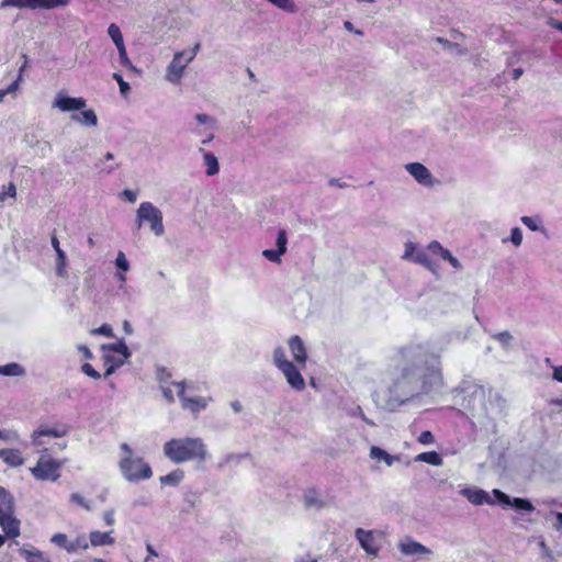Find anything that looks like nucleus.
I'll use <instances>...</instances> for the list:
<instances>
[{
  "label": "nucleus",
  "instance_id": "obj_1",
  "mask_svg": "<svg viewBox=\"0 0 562 562\" xmlns=\"http://www.w3.org/2000/svg\"><path fill=\"white\" fill-rule=\"evenodd\" d=\"M384 384L373 396L391 412L418 396L438 392L443 386L439 356L429 353L420 344L396 349L389 358Z\"/></svg>",
  "mask_w": 562,
  "mask_h": 562
},
{
  "label": "nucleus",
  "instance_id": "obj_2",
  "mask_svg": "<svg viewBox=\"0 0 562 562\" xmlns=\"http://www.w3.org/2000/svg\"><path fill=\"white\" fill-rule=\"evenodd\" d=\"M164 454L173 463L179 464L192 460L205 461L207 450L201 438L183 437L165 442Z\"/></svg>",
  "mask_w": 562,
  "mask_h": 562
},
{
  "label": "nucleus",
  "instance_id": "obj_3",
  "mask_svg": "<svg viewBox=\"0 0 562 562\" xmlns=\"http://www.w3.org/2000/svg\"><path fill=\"white\" fill-rule=\"evenodd\" d=\"M123 456L119 462L123 476L130 482H138L150 479L153 471L142 458L134 457L133 450L127 443L121 445Z\"/></svg>",
  "mask_w": 562,
  "mask_h": 562
},
{
  "label": "nucleus",
  "instance_id": "obj_4",
  "mask_svg": "<svg viewBox=\"0 0 562 562\" xmlns=\"http://www.w3.org/2000/svg\"><path fill=\"white\" fill-rule=\"evenodd\" d=\"M15 502L13 495L0 486V526L5 536L16 538L20 536V520L14 516Z\"/></svg>",
  "mask_w": 562,
  "mask_h": 562
},
{
  "label": "nucleus",
  "instance_id": "obj_5",
  "mask_svg": "<svg viewBox=\"0 0 562 562\" xmlns=\"http://www.w3.org/2000/svg\"><path fill=\"white\" fill-rule=\"evenodd\" d=\"M273 363L282 372L288 384L295 391H302L305 387L304 378L301 374V369L304 367L293 363L288 360L283 347L278 346L273 350Z\"/></svg>",
  "mask_w": 562,
  "mask_h": 562
},
{
  "label": "nucleus",
  "instance_id": "obj_6",
  "mask_svg": "<svg viewBox=\"0 0 562 562\" xmlns=\"http://www.w3.org/2000/svg\"><path fill=\"white\" fill-rule=\"evenodd\" d=\"M143 222H147L155 235L161 236L165 233L162 224V213L151 202H143L136 213L137 228L142 227Z\"/></svg>",
  "mask_w": 562,
  "mask_h": 562
},
{
  "label": "nucleus",
  "instance_id": "obj_7",
  "mask_svg": "<svg viewBox=\"0 0 562 562\" xmlns=\"http://www.w3.org/2000/svg\"><path fill=\"white\" fill-rule=\"evenodd\" d=\"M47 453V449L43 450ZM63 463L48 458L46 454L41 456L35 467L31 468V473L37 480L57 481L60 476L59 470Z\"/></svg>",
  "mask_w": 562,
  "mask_h": 562
},
{
  "label": "nucleus",
  "instance_id": "obj_8",
  "mask_svg": "<svg viewBox=\"0 0 562 562\" xmlns=\"http://www.w3.org/2000/svg\"><path fill=\"white\" fill-rule=\"evenodd\" d=\"M194 52H177L167 67L166 79L173 85L179 83L184 69L194 59Z\"/></svg>",
  "mask_w": 562,
  "mask_h": 562
},
{
  "label": "nucleus",
  "instance_id": "obj_9",
  "mask_svg": "<svg viewBox=\"0 0 562 562\" xmlns=\"http://www.w3.org/2000/svg\"><path fill=\"white\" fill-rule=\"evenodd\" d=\"M69 3V0H2L0 3V9H4L7 7H14L19 9H54L58 7H65Z\"/></svg>",
  "mask_w": 562,
  "mask_h": 562
},
{
  "label": "nucleus",
  "instance_id": "obj_10",
  "mask_svg": "<svg viewBox=\"0 0 562 562\" xmlns=\"http://www.w3.org/2000/svg\"><path fill=\"white\" fill-rule=\"evenodd\" d=\"M68 432L69 427L67 425H58L55 427H49L48 425H41L31 435L32 445L40 447L46 443L42 439V437L48 436L54 438H60L68 435Z\"/></svg>",
  "mask_w": 562,
  "mask_h": 562
},
{
  "label": "nucleus",
  "instance_id": "obj_11",
  "mask_svg": "<svg viewBox=\"0 0 562 562\" xmlns=\"http://www.w3.org/2000/svg\"><path fill=\"white\" fill-rule=\"evenodd\" d=\"M87 101L83 98H72L59 92L53 103L54 108L63 112H74L85 109Z\"/></svg>",
  "mask_w": 562,
  "mask_h": 562
},
{
  "label": "nucleus",
  "instance_id": "obj_12",
  "mask_svg": "<svg viewBox=\"0 0 562 562\" xmlns=\"http://www.w3.org/2000/svg\"><path fill=\"white\" fill-rule=\"evenodd\" d=\"M404 168L419 184L424 187H431L434 184L431 172L423 164L409 162Z\"/></svg>",
  "mask_w": 562,
  "mask_h": 562
},
{
  "label": "nucleus",
  "instance_id": "obj_13",
  "mask_svg": "<svg viewBox=\"0 0 562 562\" xmlns=\"http://www.w3.org/2000/svg\"><path fill=\"white\" fill-rule=\"evenodd\" d=\"M178 387H180L178 392V396L182 403V407L191 411L192 413H199L200 411L206 407V398L204 397H187L184 394V382L175 383Z\"/></svg>",
  "mask_w": 562,
  "mask_h": 562
},
{
  "label": "nucleus",
  "instance_id": "obj_14",
  "mask_svg": "<svg viewBox=\"0 0 562 562\" xmlns=\"http://www.w3.org/2000/svg\"><path fill=\"white\" fill-rule=\"evenodd\" d=\"M493 495L501 504L505 506H513L517 510L532 512L535 509L533 505L528 499L518 497L512 499L499 490H493Z\"/></svg>",
  "mask_w": 562,
  "mask_h": 562
},
{
  "label": "nucleus",
  "instance_id": "obj_15",
  "mask_svg": "<svg viewBox=\"0 0 562 562\" xmlns=\"http://www.w3.org/2000/svg\"><path fill=\"white\" fill-rule=\"evenodd\" d=\"M460 494L467 497V499L473 505L494 504L492 496L481 488L465 487L460 491Z\"/></svg>",
  "mask_w": 562,
  "mask_h": 562
},
{
  "label": "nucleus",
  "instance_id": "obj_16",
  "mask_svg": "<svg viewBox=\"0 0 562 562\" xmlns=\"http://www.w3.org/2000/svg\"><path fill=\"white\" fill-rule=\"evenodd\" d=\"M398 549L405 555H428L431 553L430 549L412 538H405L400 541Z\"/></svg>",
  "mask_w": 562,
  "mask_h": 562
},
{
  "label": "nucleus",
  "instance_id": "obj_17",
  "mask_svg": "<svg viewBox=\"0 0 562 562\" xmlns=\"http://www.w3.org/2000/svg\"><path fill=\"white\" fill-rule=\"evenodd\" d=\"M356 538L367 553L375 554L379 551L373 531L358 528L356 530Z\"/></svg>",
  "mask_w": 562,
  "mask_h": 562
},
{
  "label": "nucleus",
  "instance_id": "obj_18",
  "mask_svg": "<svg viewBox=\"0 0 562 562\" xmlns=\"http://www.w3.org/2000/svg\"><path fill=\"white\" fill-rule=\"evenodd\" d=\"M289 348L294 361L299 366L305 367L307 355L302 339L299 336H292L289 339Z\"/></svg>",
  "mask_w": 562,
  "mask_h": 562
},
{
  "label": "nucleus",
  "instance_id": "obj_19",
  "mask_svg": "<svg viewBox=\"0 0 562 562\" xmlns=\"http://www.w3.org/2000/svg\"><path fill=\"white\" fill-rule=\"evenodd\" d=\"M0 459L10 467H21L24 463L22 453L18 449H0Z\"/></svg>",
  "mask_w": 562,
  "mask_h": 562
},
{
  "label": "nucleus",
  "instance_id": "obj_20",
  "mask_svg": "<svg viewBox=\"0 0 562 562\" xmlns=\"http://www.w3.org/2000/svg\"><path fill=\"white\" fill-rule=\"evenodd\" d=\"M71 120L85 126H95L98 116L92 109L83 110L78 114H72Z\"/></svg>",
  "mask_w": 562,
  "mask_h": 562
},
{
  "label": "nucleus",
  "instance_id": "obj_21",
  "mask_svg": "<svg viewBox=\"0 0 562 562\" xmlns=\"http://www.w3.org/2000/svg\"><path fill=\"white\" fill-rule=\"evenodd\" d=\"M111 532H101V531H91L89 535L90 543L93 547H100V546H111L114 543V538L111 537Z\"/></svg>",
  "mask_w": 562,
  "mask_h": 562
},
{
  "label": "nucleus",
  "instance_id": "obj_22",
  "mask_svg": "<svg viewBox=\"0 0 562 562\" xmlns=\"http://www.w3.org/2000/svg\"><path fill=\"white\" fill-rule=\"evenodd\" d=\"M199 151L203 153L204 165L206 166L205 173L207 176H214L220 171V165L216 156L212 153L204 151L203 148H199Z\"/></svg>",
  "mask_w": 562,
  "mask_h": 562
},
{
  "label": "nucleus",
  "instance_id": "obj_23",
  "mask_svg": "<svg viewBox=\"0 0 562 562\" xmlns=\"http://www.w3.org/2000/svg\"><path fill=\"white\" fill-rule=\"evenodd\" d=\"M370 457L375 460L384 461L387 467H391L395 461H398L397 456H392L376 446H373L370 449Z\"/></svg>",
  "mask_w": 562,
  "mask_h": 562
},
{
  "label": "nucleus",
  "instance_id": "obj_24",
  "mask_svg": "<svg viewBox=\"0 0 562 562\" xmlns=\"http://www.w3.org/2000/svg\"><path fill=\"white\" fill-rule=\"evenodd\" d=\"M20 554L26 559L27 562H50L40 550L21 548Z\"/></svg>",
  "mask_w": 562,
  "mask_h": 562
},
{
  "label": "nucleus",
  "instance_id": "obj_25",
  "mask_svg": "<svg viewBox=\"0 0 562 562\" xmlns=\"http://www.w3.org/2000/svg\"><path fill=\"white\" fill-rule=\"evenodd\" d=\"M0 374L8 376H22L25 374V370L19 363L11 362L4 366H0Z\"/></svg>",
  "mask_w": 562,
  "mask_h": 562
},
{
  "label": "nucleus",
  "instance_id": "obj_26",
  "mask_svg": "<svg viewBox=\"0 0 562 562\" xmlns=\"http://www.w3.org/2000/svg\"><path fill=\"white\" fill-rule=\"evenodd\" d=\"M416 461L426 462L435 467L442 464V458L436 451L422 452L416 457Z\"/></svg>",
  "mask_w": 562,
  "mask_h": 562
},
{
  "label": "nucleus",
  "instance_id": "obj_27",
  "mask_svg": "<svg viewBox=\"0 0 562 562\" xmlns=\"http://www.w3.org/2000/svg\"><path fill=\"white\" fill-rule=\"evenodd\" d=\"M50 541L54 544L65 549L69 553H74L75 552V548L72 547L71 541L68 540V537L65 533H61V532L55 533L50 538Z\"/></svg>",
  "mask_w": 562,
  "mask_h": 562
},
{
  "label": "nucleus",
  "instance_id": "obj_28",
  "mask_svg": "<svg viewBox=\"0 0 562 562\" xmlns=\"http://www.w3.org/2000/svg\"><path fill=\"white\" fill-rule=\"evenodd\" d=\"M413 262L422 265L432 272L436 269L434 261L429 258V256L424 249H419L416 251Z\"/></svg>",
  "mask_w": 562,
  "mask_h": 562
},
{
  "label": "nucleus",
  "instance_id": "obj_29",
  "mask_svg": "<svg viewBox=\"0 0 562 562\" xmlns=\"http://www.w3.org/2000/svg\"><path fill=\"white\" fill-rule=\"evenodd\" d=\"M183 477V472L181 470H175L167 475L160 477V483L162 485L176 486L180 483Z\"/></svg>",
  "mask_w": 562,
  "mask_h": 562
},
{
  "label": "nucleus",
  "instance_id": "obj_30",
  "mask_svg": "<svg viewBox=\"0 0 562 562\" xmlns=\"http://www.w3.org/2000/svg\"><path fill=\"white\" fill-rule=\"evenodd\" d=\"M56 274L58 277H66V265H67V256L63 249H57L56 254Z\"/></svg>",
  "mask_w": 562,
  "mask_h": 562
},
{
  "label": "nucleus",
  "instance_id": "obj_31",
  "mask_svg": "<svg viewBox=\"0 0 562 562\" xmlns=\"http://www.w3.org/2000/svg\"><path fill=\"white\" fill-rule=\"evenodd\" d=\"M108 34L112 38L116 47L124 45L122 32L115 23L109 25Z\"/></svg>",
  "mask_w": 562,
  "mask_h": 562
},
{
  "label": "nucleus",
  "instance_id": "obj_32",
  "mask_svg": "<svg viewBox=\"0 0 562 562\" xmlns=\"http://www.w3.org/2000/svg\"><path fill=\"white\" fill-rule=\"evenodd\" d=\"M520 221L532 232L543 231L541 220L538 216H522Z\"/></svg>",
  "mask_w": 562,
  "mask_h": 562
},
{
  "label": "nucleus",
  "instance_id": "obj_33",
  "mask_svg": "<svg viewBox=\"0 0 562 562\" xmlns=\"http://www.w3.org/2000/svg\"><path fill=\"white\" fill-rule=\"evenodd\" d=\"M104 349H109L113 352L121 353L124 358L131 357V351L124 341H119L116 344H110L108 346H103Z\"/></svg>",
  "mask_w": 562,
  "mask_h": 562
},
{
  "label": "nucleus",
  "instance_id": "obj_34",
  "mask_svg": "<svg viewBox=\"0 0 562 562\" xmlns=\"http://www.w3.org/2000/svg\"><path fill=\"white\" fill-rule=\"evenodd\" d=\"M493 338L495 340H497L502 345V347L506 350L509 349L512 340H513V336L508 331H501V333L494 334Z\"/></svg>",
  "mask_w": 562,
  "mask_h": 562
},
{
  "label": "nucleus",
  "instance_id": "obj_35",
  "mask_svg": "<svg viewBox=\"0 0 562 562\" xmlns=\"http://www.w3.org/2000/svg\"><path fill=\"white\" fill-rule=\"evenodd\" d=\"M117 48V52H119V59H120V63L131 69V70H134L136 71V68L135 66L132 64V61L130 60L128 56H127V53H126V48H125V45H122V46H119L116 47Z\"/></svg>",
  "mask_w": 562,
  "mask_h": 562
},
{
  "label": "nucleus",
  "instance_id": "obj_36",
  "mask_svg": "<svg viewBox=\"0 0 562 562\" xmlns=\"http://www.w3.org/2000/svg\"><path fill=\"white\" fill-rule=\"evenodd\" d=\"M508 240L515 246L519 247L522 244V232L519 227H514L510 231V236ZM507 238L503 239V243H506Z\"/></svg>",
  "mask_w": 562,
  "mask_h": 562
},
{
  "label": "nucleus",
  "instance_id": "obj_37",
  "mask_svg": "<svg viewBox=\"0 0 562 562\" xmlns=\"http://www.w3.org/2000/svg\"><path fill=\"white\" fill-rule=\"evenodd\" d=\"M16 195V188L13 182H10L7 187H2V190L0 191V204H2L7 198H15Z\"/></svg>",
  "mask_w": 562,
  "mask_h": 562
},
{
  "label": "nucleus",
  "instance_id": "obj_38",
  "mask_svg": "<svg viewBox=\"0 0 562 562\" xmlns=\"http://www.w3.org/2000/svg\"><path fill=\"white\" fill-rule=\"evenodd\" d=\"M276 245H277V250H279L281 254H285L286 245H288V236H286V232L284 229H280L278 232Z\"/></svg>",
  "mask_w": 562,
  "mask_h": 562
},
{
  "label": "nucleus",
  "instance_id": "obj_39",
  "mask_svg": "<svg viewBox=\"0 0 562 562\" xmlns=\"http://www.w3.org/2000/svg\"><path fill=\"white\" fill-rule=\"evenodd\" d=\"M417 250H419V249L417 248L416 244H414L413 241H407L405 244V251H404L402 258L404 260L413 261Z\"/></svg>",
  "mask_w": 562,
  "mask_h": 562
},
{
  "label": "nucleus",
  "instance_id": "obj_40",
  "mask_svg": "<svg viewBox=\"0 0 562 562\" xmlns=\"http://www.w3.org/2000/svg\"><path fill=\"white\" fill-rule=\"evenodd\" d=\"M281 254L279 250L274 249H265L262 251V256L271 262L280 263L281 262Z\"/></svg>",
  "mask_w": 562,
  "mask_h": 562
},
{
  "label": "nucleus",
  "instance_id": "obj_41",
  "mask_svg": "<svg viewBox=\"0 0 562 562\" xmlns=\"http://www.w3.org/2000/svg\"><path fill=\"white\" fill-rule=\"evenodd\" d=\"M93 335H103L105 337L112 338L114 336L113 329L109 324H103L98 328L92 329Z\"/></svg>",
  "mask_w": 562,
  "mask_h": 562
},
{
  "label": "nucleus",
  "instance_id": "obj_42",
  "mask_svg": "<svg viewBox=\"0 0 562 562\" xmlns=\"http://www.w3.org/2000/svg\"><path fill=\"white\" fill-rule=\"evenodd\" d=\"M441 258L443 260H447L453 268L459 270L462 269V265L460 263V261L448 249L442 251Z\"/></svg>",
  "mask_w": 562,
  "mask_h": 562
},
{
  "label": "nucleus",
  "instance_id": "obj_43",
  "mask_svg": "<svg viewBox=\"0 0 562 562\" xmlns=\"http://www.w3.org/2000/svg\"><path fill=\"white\" fill-rule=\"evenodd\" d=\"M115 265L122 271H127L130 269V263L122 251L117 254Z\"/></svg>",
  "mask_w": 562,
  "mask_h": 562
},
{
  "label": "nucleus",
  "instance_id": "obj_44",
  "mask_svg": "<svg viewBox=\"0 0 562 562\" xmlns=\"http://www.w3.org/2000/svg\"><path fill=\"white\" fill-rule=\"evenodd\" d=\"M113 79L119 83L121 93L125 95L131 89L130 85L125 82L123 77L117 72L113 74Z\"/></svg>",
  "mask_w": 562,
  "mask_h": 562
},
{
  "label": "nucleus",
  "instance_id": "obj_45",
  "mask_svg": "<svg viewBox=\"0 0 562 562\" xmlns=\"http://www.w3.org/2000/svg\"><path fill=\"white\" fill-rule=\"evenodd\" d=\"M70 501H71L72 503H76V504H78L79 506H81V507L86 508L87 510H90V509H91L89 502H87V501H86V499H85L80 494H78V493H72V494L70 495Z\"/></svg>",
  "mask_w": 562,
  "mask_h": 562
},
{
  "label": "nucleus",
  "instance_id": "obj_46",
  "mask_svg": "<svg viewBox=\"0 0 562 562\" xmlns=\"http://www.w3.org/2000/svg\"><path fill=\"white\" fill-rule=\"evenodd\" d=\"M18 438H19V435L16 431L0 429V439L1 440L13 442V441H16Z\"/></svg>",
  "mask_w": 562,
  "mask_h": 562
},
{
  "label": "nucleus",
  "instance_id": "obj_47",
  "mask_svg": "<svg viewBox=\"0 0 562 562\" xmlns=\"http://www.w3.org/2000/svg\"><path fill=\"white\" fill-rule=\"evenodd\" d=\"M81 370L85 374H87L88 376H90L92 379L98 380L101 376L100 373L97 370H94L90 363L82 364Z\"/></svg>",
  "mask_w": 562,
  "mask_h": 562
},
{
  "label": "nucleus",
  "instance_id": "obj_48",
  "mask_svg": "<svg viewBox=\"0 0 562 562\" xmlns=\"http://www.w3.org/2000/svg\"><path fill=\"white\" fill-rule=\"evenodd\" d=\"M418 442L422 445H431L434 443V435L429 430H425L418 436Z\"/></svg>",
  "mask_w": 562,
  "mask_h": 562
},
{
  "label": "nucleus",
  "instance_id": "obj_49",
  "mask_svg": "<svg viewBox=\"0 0 562 562\" xmlns=\"http://www.w3.org/2000/svg\"><path fill=\"white\" fill-rule=\"evenodd\" d=\"M72 547L75 548V552L79 549L87 550L89 544L83 536L78 537L75 541H71Z\"/></svg>",
  "mask_w": 562,
  "mask_h": 562
},
{
  "label": "nucleus",
  "instance_id": "obj_50",
  "mask_svg": "<svg viewBox=\"0 0 562 562\" xmlns=\"http://www.w3.org/2000/svg\"><path fill=\"white\" fill-rule=\"evenodd\" d=\"M349 414L355 417L356 416L360 417L368 425H374L369 418L366 417V415L360 406H357V407L350 409Z\"/></svg>",
  "mask_w": 562,
  "mask_h": 562
},
{
  "label": "nucleus",
  "instance_id": "obj_51",
  "mask_svg": "<svg viewBox=\"0 0 562 562\" xmlns=\"http://www.w3.org/2000/svg\"><path fill=\"white\" fill-rule=\"evenodd\" d=\"M95 168L100 170V172H104L106 175H110L112 173L114 170H116L117 168H120V164H116V165H113V166H110V165H106V166H103L101 161L97 162L95 164Z\"/></svg>",
  "mask_w": 562,
  "mask_h": 562
},
{
  "label": "nucleus",
  "instance_id": "obj_52",
  "mask_svg": "<svg viewBox=\"0 0 562 562\" xmlns=\"http://www.w3.org/2000/svg\"><path fill=\"white\" fill-rule=\"evenodd\" d=\"M428 250L432 254H437L439 255L440 257L442 256V251L446 250V248H443L441 246V244L437 240H432L429 245H428Z\"/></svg>",
  "mask_w": 562,
  "mask_h": 562
},
{
  "label": "nucleus",
  "instance_id": "obj_53",
  "mask_svg": "<svg viewBox=\"0 0 562 562\" xmlns=\"http://www.w3.org/2000/svg\"><path fill=\"white\" fill-rule=\"evenodd\" d=\"M146 550H147L148 555L145 558L144 562H150V560L153 558L158 557L157 551L154 549V547L150 543H146Z\"/></svg>",
  "mask_w": 562,
  "mask_h": 562
},
{
  "label": "nucleus",
  "instance_id": "obj_54",
  "mask_svg": "<svg viewBox=\"0 0 562 562\" xmlns=\"http://www.w3.org/2000/svg\"><path fill=\"white\" fill-rule=\"evenodd\" d=\"M123 196L131 203H134L136 201V193L130 189H125L123 192H122Z\"/></svg>",
  "mask_w": 562,
  "mask_h": 562
},
{
  "label": "nucleus",
  "instance_id": "obj_55",
  "mask_svg": "<svg viewBox=\"0 0 562 562\" xmlns=\"http://www.w3.org/2000/svg\"><path fill=\"white\" fill-rule=\"evenodd\" d=\"M195 120L200 123V124H206V123H210V122H213V119L207 115V114H204V113H199L195 115Z\"/></svg>",
  "mask_w": 562,
  "mask_h": 562
},
{
  "label": "nucleus",
  "instance_id": "obj_56",
  "mask_svg": "<svg viewBox=\"0 0 562 562\" xmlns=\"http://www.w3.org/2000/svg\"><path fill=\"white\" fill-rule=\"evenodd\" d=\"M316 502L315 493L313 491L305 494V506H313Z\"/></svg>",
  "mask_w": 562,
  "mask_h": 562
},
{
  "label": "nucleus",
  "instance_id": "obj_57",
  "mask_svg": "<svg viewBox=\"0 0 562 562\" xmlns=\"http://www.w3.org/2000/svg\"><path fill=\"white\" fill-rule=\"evenodd\" d=\"M553 379L560 383H562V366L555 367L553 369Z\"/></svg>",
  "mask_w": 562,
  "mask_h": 562
},
{
  "label": "nucleus",
  "instance_id": "obj_58",
  "mask_svg": "<svg viewBox=\"0 0 562 562\" xmlns=\"http://www.w3.org/2000/svg\"><path fill=\"white\" fill-rule=\"evenodd\" d=\"M78 349L83 355L85 358L91 359L93 357L91 350L87 346L80 345Z\"/></svg>",
  "mask_w": 562,
  "mask_h": 562
},
{
  "label": "nucleus",
  "instance_id": "obj_59",
  "mask_svg": "<svg viewBox=\"0 0 562 562\" xmlns=\"http://www.w3.org/2000/svg\"><path fill=\"white\" fill-rule=\"evenodd\" d=\"M103 518L108 526H112L114 524L113 510L105 512Z\"/></svg>",
  "mask_w": 562,
  "mask_h": 562
},
{
  "label": "nucleus",
  "instance_id": "obj_60",
  "mask_svg": "<svg viewBox=\"0 0 562 562\" xmlns=\"http://www.w3.org/2000/svg\"><path fill=\"white\" fill-rule=\"evenodd\" d=\"M344 26H345V29H346L347 31H349V32H353V33H355V34H357V35H362V34H363V33H362V31L355 29V27H353V24H352L350 21H346V22L344 23Z\"/></svg>",
  "mask_w": 562,
  "mask_h": 562
},
{
  "label": "nucleus",
  "instance_id": "obj_61",
  "mask_svg": "<svg viewBox=\"0 0 562 562\" xmlns=\"http://www.w3.org/2000/svg\"><path fill=\"white\" fill-rule=\"evenodd\" d=\"M329 184L336 186L341 189L349 187L347 182L340 181L339 179H335V178L329 179Z\"/></svg>",
  "mask_w": 562,
  "mask_h": 562
},
{
  "label": "nucleus",
  "instance_id": "obj_62",
  "mask_svg": "<svg viewBox=\"0 0 562 562\" xmlns=\"http://www.w3.org/2000/svg\"><path fill=\"white\" fill-rule=\"evenodd\" d=\"M164 397L169 402L172 403L175 401L172 391L169 387L162 389Z\"/></svg>",
  "mask_w": 562,
  "mask_h": 562
},
{
  "label": "nucleus",
  "instance_id": "obj_63",
  "mask_svg": "<svg viewBox=\"0 0 562 562\" xmlns=\"http://www.w3.org/2000/svg\"><path fill=\"white\" fill-rule=\"evenodd\" d=\"M123 363H124L123 361H119L116 364H114V366H110V367L105 370V372H104V376H105V378H108V376H110L111 374H113V373H114V371H115V369H116V367L122 366Z\"/></svg>",
  "mask_w": 562,
  "mask_h": 562
},
{
  "label": "nucleus",
  "instance_id": "obj_64",
  "mask_svg": "<svg viewBox=\"0 0 562 562\" xmlns=\"http://www.w3.org/2000/svg\"><path fill=\"white\" fill-rule=\"evenodd\" d=\"M296 562H316V559L312 558L310 554H306L305 557L297 558Z\"/></svg>",
  "mask_w": 562,
  "mask_h": 562
}]
</instances>
